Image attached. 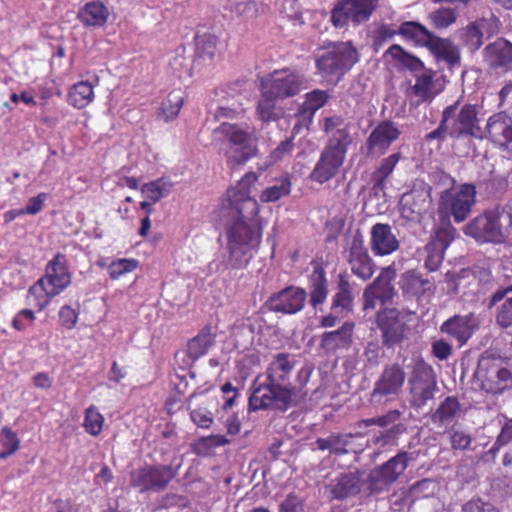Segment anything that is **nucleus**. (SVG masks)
Masks as SVG:
<instances>
[{
  "mask_svg": "<svg viewBox=\"0 0 512 512\" xmlns=\"http://www.w3.org/2000/svg\"><path fill=\"white\" fill-rule=\"evenodd\" d=\"M489 26V20L486 18H480L474 22H470L462 29V41L471 52H475L481 48L483 45L484 33H488Z\"/></svg>",
  "mask_w": 512,
  "mask_h": 512,
  "instance_id": "36",
  "label": "nucleus"
},
{
  "mask_svg": "<svg viewBox=\"0 0 512 512\" xmlns=\"http://www.w3.org/2000/svg\"><path fill=\"white\" fill-rule=\"evenodd\" d=\"M220 152L223 153L227 167L235 170L246 164L258 153L257 138L254 130L246 123L222 122L215 130Z\"/></svg>",
  "mask_w": 512,
  "mask_h": 512,
  "instance_id": "4",
  "label": "nucleus"
},
{
  "mask_svg": "<svg viewBox=\"0 0 512 512\" xmlns=\"http://www.w3.org/2000/svg\"><path fill=\"white\" fill-rule=\"evenodd\" d=\"M79 310L70 305H64L59 309V324L66 330H72L76 327L79 319Z\"/></svg>",
  "mask_w": 512,
  "mask_h": 512,
  "instance_id": "57",
  "label": "nucleus"
},
{
  "mask_svg": "<svg viewBox=\"0 0 512 512\" xmlns=\"http://www.w3.org/2000/svg\"><path fill=\"white\" fill-rule=\"evenodd\" d=\"M476 186L463 183L458 187L445 189L439 198L440 213L451 214L455 222L465 221L476 203Z\"/></svg>",
  "mask_w": 512,
  "mask_h": 512,
  "instance_id": "9",
  "label": "nucleus"
},
{
  "mask_svg": "<svg viewBox=\"0 0 512 512\" xmlns=\"http://www.w3.org/2000/svg\"><path fill=\"white\" fill-rule=\"evenodd\" d=\"M216 334L212 331L210 325L204 326L187 343V355L193 361H196L206 355L210 348L214 346Z\"/></svg>",
  "mask_w": 512,
  "mask_h": 512,
  "instance_id": "35",
  "label": "nucleus"
},
{
  "mask_svg": "<svg viewBox=\"0 0 512 512\" xmlns=\"http://www.w3.org/2000/svg\"><path fill=\"white\" fill-rule=\"evenodd\" d=\"M408 384L411 406L416 409L424 407L428 401L434 398L437 388L432 366L426 363L424 359L417 358L414 361Z\"/></svg>",
  "mask_w": 512,
  "mask_h": 512,
  "instance_id": "10",
  "label": "nucleus"
},
{
  "mask_svg": "<svg viewBox=\"0 0 512 512\" xmlns=\"http://www.w3.org/2000/svg\"><path fill=\"white\" fill-rule=\"evenodd\" d=\"M412 460H414L412 453L401 450L395 456L374 468L369 474L371 489L379 491L395 483Z\"/></svg>",
  "mask_w": 512,
  "mask_h": 512,
  "instance_id": "15",
  "label": "nucleus"
},
{
  "mask_svg": "<svg viewBox=\"0 0 512 512\" xmlns=\"http://www.w3.org/2000/svg\"><path fill=\"white\" fill-rule=\"evenodd\" d=\"M405 380V370L399 363L386 365L374 384L371 400L381 402L385 397L397 396L401 392Z\"/></svg>",
  "mask_w": 512,
  "mask_h": 512,
  "instance_id": "16",
  "label": "nucleus"
},
{
  "mask_svg": "<svg viewBox=\"0 0 512 512\" xmlns=\"http://www.w3.org/2000/svg\"><path fill=\"white\" fill-rule=\"evenodd\" d=\"M353 307L354 294L352 284L346 274L340 273L338 276L336 292L332 297L331 311L341 317H347L352 313Z\"/></svg>",
  "mask_w": 512,
  "mask_h": 512,
  "instance_id": "30",
  "label": "nucleus"
},
{
  "mask_svg": "<svg viewBox=\"0 0 512 512\" xmlns=\"http://www.w3.org/2000/svg\"><path fill=\"white\" fill-rule=\"evenodd\" d=\"M426 281L416 271L409 270L403 273L399 282L400 288L404 293L417 295L424 291Z\"/></svg>",
  "mask_w": 512,
  "mask_h": 512,
  "instance_id": "52",
  "label": "nucleus"
},
{
  "mask_svg": "<svg viewBox=\"0 0 512 512\" xmlns=\"http://www.w3.org/2000/svg\"><path fill=\"white\" fill-rule=\"evenodd\" d=\"M260 90L261 94L256 107L258 118L265 123L277 121L280 118L281 113L276 106V102L280 99L271 95L266 89Z\"/></svg>",
  "mask_w": 512,
  "mask_h": 512,
  "instance_id": "43",
  "label": "nucleus"
},
{
  "mask_svg": "<svg viewBox=\"0 0 512 512\" xmlns=\"http://www.w3.org/2000/svg\"><path fill=\"white\" fill-rule=\"evenodd\" d=\"M36 320L35 312L32 309L20 310L12 320V327L17 331H24L29 325Z\"/></svg>",
  "mask_w": 512,
  "mask_h": 512,
  "instance_id": "61",
  "label": "nucleus"
},
{
  "mask_svg": "<svg viewBox=\"0 0 512 512\" xmlns=\"http://www.w3.org/2000/svg\"><path fill=\"white\" fill-rule=\"evenodd\" d=\"M396 277V271L392 267H385L374 281L367 287H374L373 292L381 298V304L390 302L394 296L392 281Z\"/></svg>",
  "mask_w": 512,
  "mask_h": 512,
  "instance_id": "39",
  "label": "nucleus"
},
{
  "mask_svg": "<svg viewBox=\"0 0 512 512\" xmlns=\"http://www.w3.org/2000/svg\"><path fill=\"white\" fill-rule=\"evenodd\" d=\"M58 294L43 279H38L27 291V300L38 312L46 309Z\"/></svg>",
  "mask_w": 512,
  "mask_h": 512,
  "instance_id": "38",
  "label": "nucleus"
},
{
  "mask_svg": "<svg viewBox=\"0 0 512 512\" xmlns=\"http://www.w3.org/2000/svg\"><path fill=\"white\" fill-rule=\"evenodd\" d=\"M358 61L359 53L352 42H336L316 57L315 67L322 78L338 82Z\"/></svg>",
  "mask_w": 512,
  "mask_h": 512,
  "instance_id": "5",
  "label": "nucleus"
},
{
  "mask_svg": "<svg viewBox=\"0 0 512 512\" xmlns=\"http://www.w3.org/2000/svg\"><path fill=\"white\" fill-rule=\"evenodd\" d=\"M172 187L173 183L169 179L160 177L143 184L140 190L146 199L152 201V203H158L170 194Z\"/></svg>",
  "mask_w": 512,
  "mask_h": 512,
  "instance_id": "46",
  "label": "nucleus"
},
{
  "mask_svg": "<svg viewBox=\"0 0 512 512\" xmlns=\"http://www.w3.org/2000/svg\"><path fill=\"white\" fill-rule=\"evenodd\" d=\"M398 35L397 29L390 25L383 24L374 31L373 47L378 51L385 43Z\"/></svg>",
  "mask_w": 512,
  "mask_h": 512,
  "instance_id": "59",
  "label": "nucleus"
},
{
  "mask_svg": "<svg viewBox=\"0 0 512 512\" xmlns=\"http://www.w3.org/2000/svg\"><path fill=\"white\" fill-rule=\"evenodd\" d=\"M348 263L352 273L364 281L370 279L374 274L373 260L369 256L361 236H355L352 240Z\"/></svg>",
  "mask_w": 512,
  "mask_h": 512,
  "instance_id": "26",
  "label": "nucleus"
},
{
  "mask_svg": "<svg viewBox=\"0 0 512 512\" xmlns=\"http://www.w3.org/2000/svg\"><path fill=\"white\" fill-rule=\"evenodd\" d=\"M478 114L477 105L466 103L460 106V100L445 107L442 115L450 128V138L463 139L470 137L483 139Z\"/></svg>",
  "mask_w": 512,
  "mask_h": 512,
  "instance_id": "7",
  "label": "nucleus"
},
{
  "mask_svg": "<svg viewBox=\"0 0 512 512\" xmlns=\"http://www.w3.org/2000/svg\"><path fill=\"white\" fill-rule=\"evenodd\" d=\"M512 441V418L505 422L503 425L495 443L491 447L490 451L496 453L502 446L507 445Z\"/></svg>",
  "mask_w": 512,
  "mask_h": 512,
  "instance_id": "63",
  "label": "nucleus"
},
{
  "mask_svg": "<svg viewBox=\"0 0 512 512\" xmlns=\"http://www.w3.org/2000/svg\"><path fill=\"white\" fill-rule=\"evenodd\" d=\"M177 474V468L172 465L145 464L131 471L129 484L140 493H159L168 487Z\"/></svg>",
  "mask_w": 512,
  "mask_h": 512,
  "instance_id": "8",
  "label": "nucleus"
},
{
  "mask_svg": "<svg viewBox=\"0 0 512 512\" xmlns=\"http://www.w3.org/2000/svg\"><path fill=\"white\" fill-rule=\"evenodd\" d=\"M306 299L307 292L304 288L291 285L272 294L267 305L270 311L291 315L303 310Z\"/></svg>",
  "mask_w": 512,
  "mask_h": 512,
  "instance_id": "19",
  "label": "nucleus"
},
{
  "mask_svg": "<svg viewBox=\"0 0 512 512\" xmlns=\"http://www.w3.org/2000/svg\"><path fill=\"white\" fill-rule=\"evenodd\" d=\"M371 250L375 255H389L399 248V242L387 223H376L371 228Z\"/></svg>",
  "mask_w": 512,
  "mask_h": 512,
  "instance_id": "29",
  "label": "nucleus"
},
{
  "mask_svg": "<svg viewBox=\"0 0 512 512\" xmlns=\"http://www.w3.org/2000/svg\"><path fill=\"white\" fill-rule=\"evenodd\" d=\"M323 130L328 141L309 176L318 184H324L338 174L352 142L349 125L341 115L326 117Z\"/></svg>",
  "mask_w": 512,
  "mask_h": 512,
  "instance_id": "3",
  "label": "nucleus"
},
{
  "mask_svg": "<svg viewBox=\"0 0 512 512\" xmlns=\"http://www.w3.org/2000/svg\"><path fill=\"white\" fill-rule=\"evenodd\" d=\"M110 16L108 7L100 0L85 3L77 12V19L85 28H101Z\"/></svg>",
  "mask_w": 512,
  "mask_h": 512,
  "instance_id": "31",
  "label": "nucleus"
},
{
  "mask_svg": "<svg viewBox=\"0 0 512 512\" xmlns=\"http://www.w3.org/2000/svg\"><path fill=\"white\" fill-rule=\"evenodd\" d=\"M432 87V72L425 71L416 78L415 84L412 87V92L419 99L420 102H425L433 97Z\"/></svg>",
  "mask_w": 512,
  "mask_h": 512,
  "instance_id": "53",
  "label": "nucleus"
},
{
  "mask_svg": "<svg viewBox=\"0 0 512 512\" xmlns=\"http://www.w3.org/2000/svg\"><path fill=\"white\" fill-rule=\"evenodd\" d=\"M360 490L361 476L358 471L340 474L331 485V494L338 500L357 495Z\"/></svg>",
  "mask_w": 512,
  "mask_h": 512,
  "instance_id": "34",
  "label": "nucleus"
},
{
  "mask_svg": "<svg viewBox=\"0 0 512 512\" xmlns=\"http://www.w3.org/2000/svg\"><path fill=\"white\" fill-rule=\"evenodd\" d=\"M305 76L295 69L284 67L269 73L260 82V89L285 100L298 95L305 88Z\"/></svg>",
  "mask_w": 512,
  "mask_h": 512,
  "instance_id": "11",
  "label": "nucleus"
},
{
  "mask_svg": "<svg viewBox=\"0 0 512 512\" xmlns=\"http://www.w3.org/2000/svg\"><path fill=\"white\" fill-rule=\"evenodd\" d=\"M139 266V261L134 258H121L112 261L107 270L109 277L113 280L119 279L121 276L131 273Z\"/></svg>",
  "mask_w": 512,
  "mask_h": 512,
  "instance_id": "54",
  "label": "nucleus"
},
{
  "mask_svg": "<svg viewBox=\"0 0 512 512\" xmlns=\"http://www.w3.org/2000/svg\"><path fill=\"white\" fill-rule=\"evenodd\" d=\"M495 319L501 328H512V297L506 298L498 308Z\"/></svg>",
  "mask_w": 512,
  "mask_h": 512,
  "instance_id": "60",
  "label": "nucleus"
},
{
  "mask_svg": "<svg viewBox=\"0 0 512 512\" xmlns=\"http://www.w3.org/2000/svg\"><path fill=\"white\" fill-rule=\"evenodd\" d=\"M67 97L74 108L84 109L94 100V86L89 81H79L69 88Z\"/></svg>",
  "mask_w": 512,
  "mask_h": 512,
  "instance_id": "41",
  "label": "nucleus"
},
{
  "mask_svg": "<svg viewBox=\"0 0 512 512\" xmlns=\"http://www.w3.org/2000/svg\"><path fill=\"white\" fill-rule=\"evenodd\" d=\"M460 402L455 396L446 397L437 410L432 413L431 421L434 424L443 425L449 423L455 419L457 414L460 412Z\"/></svg>",
  "mask_w": 512,
  "mask_h": 512,
  "instance_id": "45",
  "label": "nucleus"
},
{
  "mask_svg": "<svg viewBox=\"0 0 512 512\" xmlns=\"http://www.w3.org/2000/svg\"><path fill=\"white\" fill-rule=\"evenodd\" d=\"M104 421V416L95 405H90L85 409L83 427L89 435L99 436L103 430Z\"/></svg>",
  "mask_w": 512,
  "mask_h": 512,
  "instance_id": "51",
  "label": "nucleus"
},
{
  "mask_svg": "<svg viewBox=\"0 0 512 512\" xmlns=\"http://www.w3.org/2000/svg\"><path fill=\"white\" fill-rule=\"evenodd\" d=\"M355 323L347 321L337 330L324 332L320 338V347L328 354L347 351L353 344Z\"/></svg>",
  "mask_w": 512,
  "mask_h": 512,
  "instance_id": "25",
  "label": "nucleus"
},
{
  "mask_svg": "<svg viewBox=\"0 0 512 512\" xmlns=\"http://www.w3.org/2000/svg\"><path fill=\"white\" fill-rule=\"evenodd\" d=\"M230 440L221 434L200 437L191 444L192 451L199 456L209 455L214 449L225 446Z\"/></svg>",
  "mask_w": 512,
  "mask_h": 512,
  "instance_id": "49",
  "label": "nucleus"
},
{
  "mask_svg": "<svg viewBox=\"0 0 512 512\" xmlns=\"http://www.w3.org/2000/svg\"><path fill=\"white\" fill-rule=\"evenodd\" d=\"M479 325V318L471 312L466 315H454L448 318L442 323L440 330L454 338L459 347H462L473 336Z\"/></svg>",
  "mask_w": 512,
  "mask_h": 512,
  "instance_id": "21",
  "label": "nucleus"
},
{
  "mask_svg": "<svg viewBox=\"0 0 512 512\" xmlns=\"http://www.w3.org/2000/svg\"><path fill=\"white\" fill-rule=\"evenodd\" d=\"M1 434L4 436V439L1 441V445L4 450L0 452V458L7 459L18 451L20 447V440L17 434L7 426L2 428Z\"/></svg>",
  "mask_w": 512,
  "mask_h": 512,
  "instance_id": "56",
  "label": "nucleus"
},
{
  "mask_svg": "<svg viewBox=\"0 0 512 512\" xmlns=\"http://www.w3.org/2000/svg\"><path fill=\"white\" fill-rule=\"evenodd\" d=\"M40 279L60 295L72 282L68 260L65 254L57 252L45 267V273Z\"/></svg>",
  "mask_w": 512,
  "mask_h": 512,
  "instance_id": "20",
  "label": "nucleus"
},
{
  "mask_svg": "<svg viewBox=\"0 0 512 512\" xmlns=\"http://www.w3.org/2000/svg\"><path fill=\"white\" fill-rule=\"evenodd\" d=\"M295 360L289 353L276 354L266 368V381L255 386L248 400V410L281 411L299 391L288 389Z\"/></svg>",
  "mask_w": 512,
  "mask_h": 512,
  "instance_id": "2",
  "label": "nucleus"
},
{
  "mask_svg": "<svg viewBox=\"0 0 512 512\" xmlns=\"http://www.w3.org/2000/svg\"><path fill=\"white\" fill-rule=\"evenodd\" d=\"M433 212L432 187L427 183L414 185L400 199L401 216L408 221L420 222Z\"/></svg>",
  "mask_w": 512,
  "mask_h": 512,
  "instance_id": "13",
  "label": "nucleus"
},
{
  "mask_svg": "<svg viewBox=\"0 0 512 512\" xmlns=\"http://www.w3.org/2000/svg\"><path fill=\"white\" fill-rule=\"evenodd\" d=\"M456 235V229L450 223L438 227L435 235L426 244L425 250L427 256L425 259V267L430 271H437L443 260L446 249L453 242Z\"/></svg>",
  "mask_w": 512,
  "mask_h": 512,
  "instance_id": "18",
  "label": "nucleus"
},
{
  "mask_svg": "<svg viewBox=\"0 0 512 512\" xmlns=\"http://www.w3.org/2000/svg\"><path fill=\"white\" fill-rule=\"evenodd\" d=\"M376 325L381 332L382 345L388 349L400 345L409 327L404 314L396 308H382L376 313Z\"/></svg>",
  "mask_w": 512,
  "mask_h": 512,
  "instance_id": "14",
  "label": "nucleus"
},
{
  "mask_svg": "<svg viewBox=\"0 0 512 512\" xmlns=\"http://www.w3.org/2000/svg\"><path fill=\"white\" fill-rule=\"evenodd\" d=\"M313 373V368L310 365H304L301 367L296 376V385L292 386L288 384V389L291 391H299L295 397L291 398V401L286 406L281 407L280 412H286L291 407H296L300 403L304 402L308 396V389L306 388L308 382L310 381L311 375Z\"/></svg>",
  "mask_w": 512,
  "mask_h": 512,
  "instance_id": "40",
  "label": "nucleus"
},
{
  "mask_svg": "<svg viewBox=\"0 0 512 512\" xmlns=\"http://www.w3.org/2000/svg\"><path fill=\"white\" fill-rule=\"evenodd\" d=\"M329 99L326 91L314 89L305 95V100L298 109V114L301 118L312 121L317 110L325 106Z\"/></svg>",
  "mask_w": 512,
  "mask_h": 512,
  "instance_id": "42",
  "label": "nucleus"
},
{
  "mask_svg": "<svg viewBox=\"0 0 512 512\" xmlns=\"http://www.w3.org/2000/svg\"><path fill=\"white\" fill-rule=\"evenodd\" d=\"M363 437L360 432L357 433H331L326 438H317L315 444L321 451L329 450L331 454L342 456L349 453H359L363 451L362 446H356L355 438Z\"/></svg>",
  "mask_w": 512,
  "mask_h": 512,
  "instance_id": "24",
  "label": "nucleus"
},
{
  "mask_svg": "<svg viewBox=\"0 0 512 512\" xmlns=\"http://www.w3.org/2000/svg\"><path fill=\"white\" fill-rule=\"evenodd\" d=\"M484 60L488 68L496 73L512 71V43L498 38L484 48Z\"/></svg>",
  "mask_w": 512,
  "mask_h": 512,
  "instance_id": "23",
  "label": "nucleus"
},
{
  "mask_svg": "<svg viewBox=\"0 0 512 512\" xmlns=\"http://www.w3.org/2000/svg\"><path fill=\"white\" fill-rule=\"evenodd\" d=\"M485 137L501 149H508L512 144V116L505 111L491 115L486 122Z\"/></svg>",
  "mask_w": 512,
  "mask_h": 512,
  "instance_id": "22",
  "label": "nucleus"
},
{
  "mask_svg": "<svg viewBox=\"0 0 512 512\" xmlns=\"http://www.w3.org/2000/svg\"><path fill=\"white\" fill-rule=\"evenodd\" d=\"M478 387L488 394H502L512 386V372L499 356L484 353L474 373Z\"/></svg>",
  "mask_w": 512,
  "mask_h": 512,
  "instance_id": "6",
  "label": "nucleus"
},
{
  "mask_svg": "<svg viewBox=\"0 0 512 512\" xmlns=\"http://www.w3.org/2000/svg\"><path fill=\"white\" fill-rule=\"evenodd\" d=\"M436 487L437 484L433 479L425 478L414 483L410 491L416 498H428L434 495Z\"/></svg>",
  "mask_w": 512,
  "mask_h": 512,
  "instance_id": "58",
  "label": "nucleus"
},
{
  "mask_svg": "<svg viewBox=\"0 0 512 512\" xmlns=\"http://www.w3.org/2000/svg\"><path fill=\"white\" fill-rule=\"evenodd\" d=\"M457 14L452 8H439L429 14L431 24L437 29H444L456 22Z\"/></svg>",
  "mask_w": 512,
  "mask_h": 512,
  "instance_id": "55",
  "label": "nucleus"
},
{
  "mask_svg": "<svg viewBox=\"0 0 512 512\" xmlns=\"http://www.w3.org/2000/svg\"><path fill=\"white\" fill-rule=\"evenodd\" d=\"M393 60L410 71H421L424 68L423 62L413 54L408 53L401 45L393 44L386 52Z\"/></svg>",
  "mask_w": 512,
  "mask_h": 512,
  "instance_id": "47",
  "label": "nucleus"
},
{
  "mask_svg": "<svg viewBox=\"0 0 512 512\" xmlns=\"http://www.w3.org/2000/svg\"><path fill=\"white\" fill-rule=\"evenodd\" d=\"M303 500L295 493H290L279 505V512H303Z\"/></svg>",
  "mask_w": 512,
  "mask_h": 512,
  "instance_id": "62",
  "label": "nucleus"
},
{
  "mask_svg": "<svg viewBox=\"0 0 512 512\" xmlns=\"http://www.w3.org/2000/svg\"><path fill=\"white\" fill-rule=\"evenodd\" d=\"M307 280L309 304L312 308L317 309L326 302L329 294L328 279L323 266L321 264L314 265Z\"/></svg>",
  "mask_w": 512,
  "mask_h": 512,
  "instance_id": "28",
  "label": "nucleus"
},
{
  "mask_svg": "<svg viewBox=\"0 0 512 512\" xmlns=\"http://www.w3.org/2000/svg\"><path fill=\"white\" fill-rule=\"evenodd\" d=\"M292 183L288 176L282 177L278 184L267 187L260 194V200L263 203L276 202L291 192Z\"/></svg>",
  "mask_w": 512,
  "mask_h": 512,
  "instance_id": "50",
  "label": "nucleus"
},
{
  "mask_svg": "<svg viewBox=\"0 0 512 512\" xmlns=\"http://www.w3.org/2000/svg\"><path fill=\"white\" fill-rule=\"evenodd\" d=\"M464 233L484 242L500 243L504 239L500 217L495 212H485L471 220Z\"/></svg>",
  "mask_w": 512,
  "mask_h": 512,
  "instance_id": "17",
  "label": "nucleus"
},
{
  "mask_svg": "<svg viewBox=\"0 0 512 512\" xmlns=\"http://www.w3.org/2000/svg\"><path fill=\"white\" fill-rule=\"evenodd\" d=\"M183 102L184 98L181 91H171L166 99L162 101L158 116L166 122L175 119L183 106Z\"/></svg>",
  "mask_w": 512,
  "mask_h": 512,
  "instance_id": "48",
  "label": "nucleus"
},
{
  "mask_svg": "<svg viewBox=\"0 0 512 512\" xmlns=\"http://www.w3.org/2000/svg\"><path fill=\"white\" fill-rule=\"evenodd\" d=\"M258 179L257 173L247 172L225 194L227 204L224 206L237 215V219L226 229L228 264L234 270L246 268L261 243L263 225L259 217L260 207L250 195Z\"/></svg>",
  "mask_w": 512,
  "mask_h": 512,
  "instance_id": "1",
  "label": "nucleus"
},
{
  "mask_svg": "<svg viewBox=\"0 0 512 512\" xmlns=\"http://www.w3.org/2000/svg\"><path fill=\"white\" fill-rule=\"evenodd\" d=\"M190 418L195 425L201 428H210L213 423V417L206 408L192 410Z\"/></svg>",
  "mask_w": 512,
  "mask_h": 512,
  "instance_id": "64",
  "label": "nucleus"
},
{
  "mask_svg": "<svg viewBox=\"0 0 512 512\" xmlns=\"http://www.w3.org/2000/svg\"><path fill=\"white\" fill-rule=\"evenodd\" d=\"M378 2L379 0H336L330 21L335 28H344L349 22L360 25L371 18Z\"/></svg>",
  "mask_w": 512,
  "mask_h": 512,
  "instance_id": "12",
  "label": "nucleus"
},
{
  "mask_svg": "<svg viewBox=\"0 0 512 512\" xmlns=\"http://www.w3.org/2000/svg\"><path fill=\"white\" fill-rule=\"evenodd\" d=\"M401 159L400 153H392L386 158L382 159L380 165L372 173L371 179L374 189H384L387 179L393 173L395 167Z\"/></svg>",
  "mask_w": 512,
  "mask_h": 512,
  "instance_id": "44",
  "label": "nucleus"
},
{
  "mask_svg": "<svg viewBox=\"0 0 512 512\" xmlns=\"http://www.w3.org/2000/svg\"><path fill=\"white\" fill-rule=\"evenodd\" d=\"M427 48L438 60L446 62L450 67L460 64V51L449 39L435 35Z\"/></svg>",
  "mask_w": 512,
  "mask_h": 512,
  "instance_id": "37",
  "label": "nucleus"
},
{
  "mask_svg": "<svg viewBox=\"0 0 512 512\" xmlns=\"http://www.w3.org/2000/svg\"><path fill=\"white\" fill-rule=\"evenodd\" d=\"M398 35L416 47H428L435 36L426 26L417 21H404L397 28Z\"/></svg>",
  "mask_w": 512,
  "mask_h": 512,
  "instance_id": "33",
  "label": "nucleus"
},
{
  "mask_svg": "<svg viewBox=\"0 0 512 512\" xmlns=\"http://www.w3.org/2000/svg\"><path fill=\"white\" fill-rule=\"evenodd\" d=\"M400 135L399 128L392 121H381L366 140L367 154H373L376 149L384 153Z\"/></svg>",
  "mask_w": 512,
  "mask_h": 512,
  "instance_id": "27",
  "label": "nucleus"
},
{
  "mask_svg": "<svg viewBox=\"0 0 512 512\" xmlns=\"http://www.w3.org/2000/svg\"><path fill=\"white\" fill-rule=\"evenodd\" d=\"M194 45L193 63L195 65H211L217 52L218 37L209 32H197L194 36Z\"/></svg>",
  "mask_w": 512,
  "mask_h": 512,
  "instance_id": "32",
  "label": "nucleus"
}]
</instances>
